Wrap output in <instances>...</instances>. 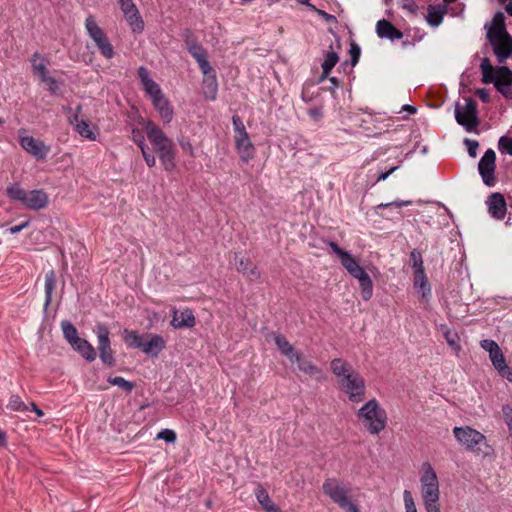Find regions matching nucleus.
<instances>
[{
    "instance_id": "nucleus-21",
    "label": "nucleus",
    "mask_w": 512,
    "mask_h": 512,
    "mask_svg": "<svg viewBox=\"0 0 512 512\" xmlns=\"http://www.w3.org/2000/svg\"><path fill=\"white\" fill-rule=\"evenodd\" d=\"M486 203L488 205V211L493 218L501 220L505 217L507 206L505 198L501 193H492L488 197Z\"/></svg>"
},
{
    "instance_id": "nucleus-26",
    "label": "nucleus",
    "mask_w": 512,
    "mask_h": 512,
    "mask_svg": "<svg viewBox=\"0 0 512 512\" xmlns=\"http://www.w3.org/2000/svg\"><path fill=\"white\" fill-rule=\"evenodd\" d=\"M156 152L163 165V168L166 171H172L176 166L175 149L172 140L166 143L165 145H162L161 147L157 148Z\"/></svg>"
},
{
    "instance_id": "nucleus-10",
    "label": "nucleus",
    "mask_w": 512,
    "mask_h": 512,
    "mask_svg": "<svg viewBox=\"0 0 512 512\" xmlns=\"http://www.w3.org/2000/svg\"><path fill=\"white\" fill-rule=\"evenodd\" d=\"M480 346L489 353V358L499 374L512 382V369L506 364L503 352L497 342L484 339L480 342Z\"/></svg>"
},
{
    "instance_id": "nucleus-13",
    "label": "nucleus",
    "mask_w": 512,
    "mask_h": 512,
    "mask_svg": "<svg viewBox=\"0 0 512 512\" xmlns=\"http://www.w3.org/2000/svg\"><path fill=\"white\" fill-rule=\"evenodd\" d=\"M133 33L140 34L144 31V20L133 0H116Z\"/></svg>"
},
{
    "instance_id": "nucleus-53",
    "label": "nucleus",
    "mask_w": 512,
    "mask_h": 512,
    "mask_svg": "<svg viewBox=\"0 0 512 512\" xmlns=\"http://www.w3.org/2000/svg\"><path fill=\"white\" fill-rule=\"evenodd\" d=\"M253 264L251 263V261L249 259H239V260H236V269L238 272L242 273L243 275L246 274V272L250 269V267L252 266Z\"/></svg>"
},
{
    "instance_id": "nucleus-48",
    "label": "nucleus",
    "mask_w": 512,
    "mask_h": 512,
    "mask_svg": "<svg viewBox=\"0 0 512 512\" xmlns=\"http://www.w3.org/2000/svg\"><path fill=\"white\" fill-rule=\"evenodd\" d=\"M498 149L502 153H507L512 156V138L508 136H501L498 141Z\"/></svg>"
},
{
    "instance_id": "nucleus-5",
    "label": "nucleus",
    "mask_w": 512,
    "mask_h": 512,
    "mask_svg": "<svg viewBox=\"0 0 512 512\" xmlns=\"http://www.w3.org/2000/svg\"><path fill=\"white\" fill-rule=\"evenodd\" d=\"M7 196L19 201L25 208L29 210H41L47 207L49 198L42 189L27 191L19 184H13L7 188Z\"/></svg>"
},
{
    "instance_id": "nucleus-24",
    "label": "nucleus",
    "mask_w": 512,
    "mask_h": 512,
    "mask_svg": "<svg viewBox=\"0 0 512 512\" xmlns=\"http://www.w3.org/2000/svg\"><path fill=\"white\" fill-rule=\"evenodd\" d=\"M144 129L155 150L171 141V139H169L165 133L150 120L145 123Z\"/></svg>"
},
{
    "instance_id": "nucleus-7",
    "label": "nucleus",
    "mask_w": 512,
    "mask_h": 512,
    "mask_svg": "<svg viewBox=\"0 0 512 512\" xmlns=\"http://www.w3.org/2000/svg\"><path fill=\"white\" fill-rule=\"evenodd\" d=\"M453 434L458 443L468 451L479 454L482 446L488 448L486 436L470 426H456ZM483 453L486 454L484 451Z\"/></svg>"
},
{
    "instance_id": "nucleus-6",
    "label": "nucleus",
    "mask_w": 512,
    "mask_h": 512,
    "mask_svg": "<svg viewBox=\"0 0 512 512\" xmlns=\"http://www.w3.org/2000/svg\"><path fill=\"white\" fill-rule=\"evenodd\" d=\"M84 26L86 33L92 39L100 54L106 59H112L115 55L114 47L107 34L98 25L94 15L89 14L86 17Z\"/></svg>"
},
{
    "instance_id": "nucleus-51",
    "label": "nucleus",
    "mask_w": 512,
    "mask_h": 512,
    "mask_svg": "<svg viewBox=\"0 0 512 512\" xmlns=\"http://www.w3.org/2000/svg\"><path fill=\"white\" fill-rule=\"evenodd\" d=\"M349 54L351 56V64H352V66H355L358 63L359 58H360V54H361L360 47L354 42L351 43L350 49H349Z\"/></svg>"
},
{
    "instance_id": "nucleus-37",
    "label": "nucleus",
    "mask_w": 512,
    "mask_h": 512,
    "mask_svg": "<svg viewBox=\"0 0 512 512\" xmlns=\"http://www.w3.org/2000/svg\"><path fill=\"white\" fill-rule=\"evenodd\" d=\"M255 496L261 507L267 512H275V505L270 499L267 490L262 485H257L255 489Z\"/></svg>"
},
{
    "instance_id": "nucleus-14",
    "label": "nucleus",
    "mask_w": 512,
    "mask_h": 512,
    "mask_svg": "<svg viewBox=\"0 0 512 512\" xmlns=\"http://www.w3.org/2000/svg\"><path fill=\"white\" fill-rule=\"evenodd\" d=\"M346 271L358 280L361 297L364 301H369L373 296V282L368 273L361 267L356 259L351 263Z\"/></svg>"
},
{
    "instance_id": "nucleus-35",
    "label": "nucleus",
    "mask_w": 512,
    "mask_h": 512,
    "mask_svg": "<svg viewBox=\"0 0 512 512\" xmlns=\"http://www.w3.org/2000/svg\"><path fill=\"white\" fill-rule=\"evenodd\" d=\"M326 244L331 248L332 252L337 255L344 268H347L356 260V258L350 252L340 248L336 242L327 241Z\"/></svg>"
},
{
    "instance_id": "nucleus-27",
    "label": "nucleus",
    "mask_w": 512,
    "mask_h": 512,
    "mask_svg": "<svg viewBox=\"0 0 512 512\" xmlns=\"http://www.w3.org/2000/svg\"><path fill=\"white\" fill-rule=\"evenodd\" d=\"M274 341L282 355L287 357L292 363L300 362L301 355L295 350L294 346L282 334H275Z\"/></svg>"
},
{
    "instance_id": "nucleus-22",
    "label": "nucleus",
    "mask_w": 512,
    "mask_h": 512,
    "mask_svg": "<svg viewBox=\"0 0 512 512\" xmlns=\"http://www.w3.org/2000/svg\"><path fill=\"white\" fill-rule=\"evenodd\" d=\"M188 51L194 57L204 75H208L213 71L208 61L206 50L196 40H192V44L189 45Z\"/></svg>"
},
{
    "instance_id": "nucleus-28",
    "label": "nucleus",
    "mask_w": 512,
    "mask_h": 512,
    "mask_svg": "<svg viewBox=\"0 0 512 512\" xmlns=\"http://www.w3.org/2000/svg\"><path fill=\"white\" fill-rule=\"evenodd\" d=\"M376 33L380 38L389 39L391 41L403 38V33L398 30L391 22L382 19L376 24Z\"/></svg>"
},
{
    "instance_id": "nucleus-34",
    "label": "nucleus",
    "mask_w": 512,
    "mask_h": 512,
    "mask_svg": "<svg viewBox=\"0 0 512 512\" xmlns=\"http://www.w3.org/2000/svg\"><path fill=\"white\" fill-rule=\"evenodd\" d=\"M57 278L54 270H49L45 274V309L51 304L54 290L56 288Z\"/></svg>"
},
{
    "instance_id": "nucleus-52",
    "label": "nucleus",
    "mask_w": 512,
    "mask_h": 512,
    "mask_svg": "<svg viewBox=\"0 0 512 512\" xmlns=\"http://www.w3.org/2000/svg\"><path fill=\"white\" fill-rule=\"evenodd\" d=\"M41 82H43L47 85L48 91L51 94H55L59 89L58 81L54 77H51L49 75L45 79H43Z\"/></svg>"
},
{
    "instance_id": "nucleus-62",
    "label": "nucleus",
    "mask_w": 512,
    "mask_h": 512,
    "mask_svg": "<svg viewBox=\"0 0 512 512\" xmlns=\"http://www.w3.org/2000/svg\"><path fill=\"white\" fill-rule=\"evenodd\" d=\"M29 225V222L26 221V222H23L22 224H19V225H16V226H12L8 229L9 233L11 234H16V233H19L21 232L23 229H25L27 226Z\"/></svg>"
},
{
    "instance_id": "nucleus-49",
    "label": "nucleus",
    "mask_w": 512,
    "mask_h": 512,
    "mask_svg": "<svg viewBox=\"0 0 512 512\" xmlns=\"http://www.w3.org/2000/svg\"><path fill=\"white\" fill-rule=\"evenodd\" d=\"M403 501L406 512H417L414 498L409 490L403 492Z\"/></svg>"
},
{
    "instance_id": "nucleus-54",
    "label": "nucleus",
    "mask_w": 512,
    "mask_h": 512,
    "mask_svg": "<svg viewBox=\"0 0 512 512\" xmlns=\"http://www.w3.org/2000/svg\"><path fill=\"white\" fill-rule=\"evenodd\" d=\"M208 91H205L206 98L215 100L217 95V83L216 78L213 76V80L207 84Z\"/></svg>"
},
{
    "instance_id": "nucleus-30",
    "label": "nucleus",
    "mask_w": 512,
    "mask_h": 512,
    "mask_svg": "<svg viewBox=\"0 0 512 512\" xmlns=\"http://www.w3.org/2000/svg\"><path fill=\"white\" fill-rule=\"evenodd\" d=\"M152 104L165 123L171 122L174 112L165 95L156 98L154 101H152Z\"/></svg>"
},
{
    "instance_id": "nucleus-33",
    "label": "nucleus",
    "mask_w": 512,
    "mask_h": 512,
    "mask_svg": "<svg viewBox=\"0 0 512 512\" xmlns=\"http://www.w3.org/2000/svg\"><path fill=\"white\" fill-rule=\"evenodd\" d=\"M414 288L418 293L421 294L423 299H428L431 295V287L428 282V278L425 274V271H420L419 273H414Z\"/></svg>"
},
{
    "instance_id": "nucleus-47",
    "label": "nucleus",
    "mask_w": 512,
    "mask_h": 512,
    "mask_svg": "<svg viewBox=\"0 0 512 512\" xmlns=\"http://www.w3.org/2000/svg\"><path fill=\"white\" fill-rule=\"evenodd\" d=\"M444 337L448 345L452 347L456 352L460 350V346L458 344L459 336L455 331L447 328L444 332Z\"/></svg>"
},
{
    "instance_id": "nucleus-3",
    "label": "nucleus",
    "mask_w": 512,
    "mask_h": 512,
    "mask_svg": "<svg viewBox=\"0 0 512 512\" xmlns=\"http://www.w3.org/2000/svg\"><path fill=\"white\" fill-rule=\"evenodd\" d=\"M482 82L493 83L495 88L505 97H512L510 86L512 85V71L507 66L493 67L488 58H483L480 63Z\"/></svg>"
},
{
    "instance_id": "nucleus-57",
    "label": "nucleus",
    "mask_w": 512,
    "mask_h": 512,
    "mask_svg": "<svg viewBox=\"0 0 512 512\" xmlns=\"http://www.w3.org/2000/svg\"><path fill=\"white\" fill-rule=\"evenodd\" d=\"M465 143L467 145V150H468V154L471 156V157H476L477 155V149H478V142L475 141V140H469V139H466L465 140Z\"/></svg>"
},
{
    "instance_id": "nucleus-64",
    "label": "nucleus",
    "mask_w": 512,
    "mask_h": 512,
    "mask_svg": "<svg viewBox=\"0 0 512 512\" xmlns=\"http://www.w3.org/2000/svg\"><path fill=\"white\" fill-rule=\"evenodd\" d=\"M180 145L186 153L190 156H194V148L190 142H181Z\"/></svg>"
},
{
    "instance_id": "nucleus-4",
    "label": "nucleus",
    "mask_w": 512,
    "mask_h": 512,
    "mask_svg": "<svg viewBox=\"0 0 512 512\" xmlns=\"http://www.w3.org/2000/svg\"><path fill=\"white\" fill-rule=\"evenodd\" d=\"M323 493L347 512H359L357 504L351 496V489L337 478L325 479L322 485Z\"/></svg>"
},
{
    "instance_id": "nucleus-42",
    "label": "nucleus",
    "mask_w": 512,
    "mask_h": 512,
    "mask_svg": "<svg viewBox=\"0 0 512 512\" xmlns=\"http://www.w3.org/2000/svg\"><path fill=\"white\" fill-rule=\"evenodd\" d=\"M137 145L141 150L143 158L148 167H154L156 164V158L152 152H150L148 146L145 144L144 137H141L139 141H137Z\"/></svg>"
},
{
    "instance_id": "nucleus-39",
    "label": "nucleus",
    "mask_w": 512,
    "mask_h": 512,
    "mask_svg": "<svg viewBox=\"0 0 512 512\" xmlns=\"http://www.w3.org/2000/svg\"><path fill=\"white\" fill-rule=\"evenodd\" d=\"M61 329L64 338L71 346L73 343H77V341L80 339L76 327L70 321L63 320L61 322Z\"/></svg>"
},
{
    "instance_id": "nucleus-55",
    "label": "nucleus",
    "mask_w": 512,
    "mask_h": 512,
    "mask_svg": "<svg viewBox=\"0 0 512 512\" xmlns=\"http://www.w3.org/2000/svg\"><path fill=\"white\" fill-rule=\"evenodd\" d=\"M245 276L249 281L255 282L260 280L261 273L256 265H252L250 269L246 272Z\"/></svg>"
},
{
    "instance_id": "nucleus-12",
    "label": "nucleus",
    "mask_w": 512,
    "mask_h": 512,
    "mask_svg": "<svg viewBox=\"0 0 512 512\" xmlns=\"http://www.w3.org/2000/svg\"><path fill=\"white\" fill-rule=\"evenodd\" d=\"M339 389L347 396L352 403H360L365 398L366 384L360 373L353 374L351 377L340 382Z\"/></svg>"
},
{
    "instance_id": "nucleus-19",
    "label": "nucleus",
    "mask_w": 512,
    "mask_h": 512,
    "mask_svg": "<svg viewBox=\"0 0 512 512\" xmlns=\"http://www.w3.org/2000/svg\"><path fill=\"white\" fill-rule=\"evenodd\" d=\"M330 370L332 374L336 377L337 383L346 380L351 377L353 374H357L358 372L353 368V366L343 358H334L330 362Z\"/></svg>"
},
{
    "instance_id": "nucleus-32",
    "label": "nucleus",
    "mask_w": 512,
    "mask_h": 512,
    "mask_svg": "<svg viewBox=\"0 0 512 512\" xmlns=\"http://www.w3.org/2000/svg\"><path fill=\"white\" fill-rule=\"evenodd\" d=\"M71 347L89 362L96 359V351L92 344L86 339L80 338L77 343H73Z\"/></svg>"
},
{
    "instance_id": "nucleus-8",
    "label": "nucleus",
    "mask_w": 512,
    "mask_h": 512,
    "mask_svg": "<svg viewBox=\"0 0 512 512\" xmlns=\"http://www.w3.org/2000/svg\"><path fill=\"white\" fill-rule=\"evenodd\" d=\"M232 124L235 132V148L244 162L254 157L255 147L252 144L246 128L238 115L232 117Z\"/></svg>"
},
{
    "instance_id": "nucleus-18",
    "label": "nucleus",
    "mask_w": 512,
    "mask_h": 512,
    "mask_svg": "<svg viewBox=\"0 0 512 512\" xmlns=\"http://www.w3.org/2000/svg\"><path fill=\"white\" fill-rule=\"evenodd\" d=\"M171 312L172 320L170 324L173 328L181 329L192 328L195 326L196 319L191 309L185 308L182 311H179L177 308L174 307Z\"/></svg>"
},
{
    "instance_id": "nucleus-2",
    "label": "nucleus",
    "mask_w": 512,
    "mask_h": 512,
    "mask_svg": "<svg viewBox=\"0 0 512 512\" xmlns=\"http://www.w3.org/2000/svg\"><path fill=\"white\" fill-rule=\"evenodd\" d=\"M420 491L427 512H439V481L430 462H423L420 468Z\"/></svg>"
},
{
    "instance_id": "nucleus-44",
    "label": "nucleus",
    "mask_w": 512,
    "mask_h": 512,
    "mask_svg": "<svg viewBox=\"0 0 512 512\" xmlns=\"http://www.w3.org/2000/svg\"><path fill=\"white\" fill-rule=\"evenodd\" d=\"M107 381L111 385L118 386V387L124 389L128 393H130L135 387L133 382L127 381L123 377H120V376L108 377Z\"/></svg>"
},
{
    "instance_id": "nucleus-1",
    "label": "nucleus",
    "mask_w": 512,
    "mask_h": 512,
    "mask_svg": "<svg viewBox=\"0 0 512 512\" xmlns=\"http://www.w3.org/2000/svg\"><path fill=\"white\" fill-rule=\"evenodd\" d=\"M356 417L371 435H378L387 426V412L375 398L365 402L357 410Z\"/></svg>"
},
{
    "instance_id": "nucleus-16",
    "label": "nucleus",
    "mask_w": 512,
    "mask_h": 512,
    "mask_svg": "<svg viewBox=\"0 0 512 512\" xmlns=\"http://www.w3.org/2000/svg\"><path fill=\"white\" fill-rule=\"evenodd\" d=\"M19 142L25 151L37 159L43 160L47 157L49 147L43 141L37 140L32 136H21Z\"/></svg>"
},
{
    "instance_id": "nucleus-38",
    "label": "nucleus",
    "mask_w": 512,
    "mask_h": 512,
    "mask_svg": "<svg viewBox=\"0 0 512 512\" xmlns=\"http://www.w3.org/2000/svg\"><path fill=\"white\" fill-rule=\"evenodd\" d=\"M123 340L128 348H138V349L142 348L143 338L135 330L124 329Z\"/></svg>"
},
{
    "instance_id": "nucleus-56",
    "label": "nucleus",
    "mask_w": 512,
    "mask_h": 512,
    "mask_svg": "<svg viewBox=\"0 0 512 512\" xmlns=\"http://www.w3.org/2000/svg\"><path fill=\"white\" fill-rule=\"evenodd\" d=\"M502 413L504 415L506 424L508 425L509 429L512 430V407L507 404L503 405Z\"/></svg>"
},
{
    "instance_id": "nucleus-58",
    "label": "nucleus",
    "mask_w": 512,
    "mask_h": 512,
    "mask_svg": "<svg viewBox=\"0 0 512 512\" xmlns=\"http://www.w3.org/2000/svg\"><path fill=\"white\" fill-rule=\"evenodd\" d=\"M411 204V201H393V202H390V203H381L378 205V209H383V208H387L389 206H396L398 208L400 207H403V206H407V205H410Z\"/></svg>"
},
{
    "instance_id": "nucleus-9",
    "label": "nucleus",
    "mask_w": 512,
    "mask_h": 512,
    "mask_svg": "<svg viewBox=\"0 0 512 512\" xmlns=\"http://www.w3.org/2000/svg\"><path fill=\"white\" fill-rule=\"evenodd\" d=\"M464 100V105L457 103L455 106V119L467 132H471L479 125L478 106L472 98H465Z\"/></svg>"
},
{
    "instance_id": "nucleus-11",
    "label": "nucleus",
    "mask_w": 512,
    "mask_h": 512,
    "mask_svg": "<svg viewBox=\"0 0 512 512\" xmlns=\"http://www.w3.org/2000/svg\"><path fill=\"white\" fill-rule=\"evenodd\" d=\"M93 332L97 336L98 341V351H99V357L101 361L109 366L113 367L115 365V358H114V352L111 348V341H110V332L106 324L104 323H97L95 328L93 329Z\"/></svg>"
},
{
    "instance_id": "nucleus-25",
    "label": "nucleus",
    "mask_w": 512,
    "mask_h": 512,
    "mask_svg": "<svg viewBox=\"0 0 512 512\" xmlns=\"http://www.w3.org/2000/svg\"><path fill=\"white\" fill-rule=\"evenodd\" d=\"M81 110L82 106L78 105L76 107V111L73 115V118L70 120V123L74 125V128L79 135L91 141H95L97 139V135L94 132L93 128L87 121L79 119V113L81 112Z\"/></svg>"
},
{
    "instance_id": "nucleus-61",
    "label": "nucleus",
    "mask_w": 512,
    "mask_h": 512,
    "mask_svg": "<svg viewBox=\"0 0 512 512\" xmlns=\"http://www.w3.org/2000/svg\"><path fill=\"white\" fill-rule=\"evenodd\" d=\"M476 93L483 103H488L490 101V94L487 89L480 88Z\"/></svg>"
},
{
    "instance_id": "nucleus-15",
    "label": "nucleus",
    "mask_w": 512,
    "mask_h": 512,
    "mask_svg": "<svg viewBox=\"0 0 512 512\" xmlns=\"http://www.w3.org/2000/svg\"><path fill=\"white\" fill-rule=\"evenodd\" d=\"M495 162L496 154L494 150L488 149L485 151L478 164L479 174L484 184L488 187H493L495 185Z\"/></svg>"
},
{
    "instance_id": "nucleus-41",
    "label": "nucleus",
    "mask_w": 512,
    "mask_h": 512,
    "mask_svg": "<svg viewBox=\"0 0 512 512\" xmlns=\"http://www.w3.org/2000/svg\"><path fill=\"white\" fill-rule=\"evenodd\" d=\"M443 16H444V12L442 10H440L432 5H430L428 7L426 20L432 27L439 26L443 20Z\"/></svg>"
},
{
    "instance_id": "nucleus-31",
    "label": "nucleus",
    "mask_w": 512,
    "mask_h": 512,
    "mask_svg": "<svg viewBox=\"0 0 512 512\" xmlns=\"http://www.w3.org/2000/svg\"><path fill=\"white\" fill-rule=\"evenodd\" d=\"M30 62L33 73L39 78L40 81H42L49 75V72L47 70V60L40 53H33Z\"/></svg>"
},
{
    "instance_id": "nucleus-63",
    "label": "nucleus",
    "mask_w": 512,
    "mask_h": 512,
    "mask_svg": "<svg viewBox=\"0 0 512 512\" xmlns=\"http://www.w3.org/2000/svg\"><path fill=\"white\" fill-rule=\"evenodd\" d=\"M308 114L314 118V119H318V118H321L322 117V109L319 108V107H314V108H311L309 109L308 111Z\"/></svg>"
},
{
    "instance_id": "nucleus-60",
    "label": "nucleus",
    "mask_w": 512,
    "mask_h": 512,
    "mask_svg": "<svg viewBox=\"0 0 512 512\" xmlns=\"http://www.w3.org/2000/svg\"><path fill=\"white\" fill-rule=\"evenodd\" d=\"M314 11L317 12V14L320 17H322L325 21L332 22V23H337V18L334 15H331V14L325 12L324 10H320V9H317V8Z\"/></svg>"
},
{
    "instance_id": "nucleus-17",
    "label": "nucleus",
    "mask_w": 512,
    "mask_h": 512,
    "mask_svg": "<svg viewBox=\"0 0 512 512\" xmlns=\"http://www.w3.org/2000/svg\"><path fill=\"white\" fill-rule=\"evenodd\" d=\"M138 77L145 93L150 97L151 101L164 95L160 86L150 77L149 70L146 67L140 66L138 68Z\"/></svg>"
},
{
    "instance_id": "nucleus-20",
    "label": "nucleus",
    "mask_w": 512,
    "mask_h": 512,
    "mask_svg": "<svg viewBox=\"0 0 512 512\" xmlns=\"http://www.w3.org/2000/svg\"><path fill=\"white\" fill-rule=\"evenodd\" d=\"M330 370L332 374L336 377L337 383L346 380L351 377L353 374H357L358 372L353 368V366L343 358H334L330 362Z\"/></svg>"
},
{
    "instance_id": "nucleus-59",
    "label": "nucleus",
    "mask_w": 512,
    "mask_h": 512,
    "mask_svg": "<svg viewBox=\"0 0 512 512\" xmlns=\"http://www.w3.org/2000/svg\"><path fill=\"white\" fill-rule=\"evenodd\" d=\"M491 26H493V27H505L504 15H503L502 12H498V13L495 14V16L493 17Z\"/></svg>"
},
{
    "instance_id": "nucleus-36",
    "label": "nucleus",
    "mask_w": 512,
    "mask_h": 512,
    "mask_svg": "<svg viewBox=\"0 0 512 512\" xmlns=\"http://www.w3.org/2000/svg\"><path fill=\"white\" fill-rule=\"evenodd\" d=\"M339 61L338 53L331 50L325 53L324 61L321 65L322 67V74L320 76V80H324L328 78L329 74L331 73L332 69L335 67V65Z\"/></svg>"
},
{
    "instance_id": "nucleus-45",
    "label": "nucleus",
    "mask_w": 512,
    "mask_h": 512,
    "mask_svg": "<svg viewBox=\"0 0 512 512\" xmlns=\"http://www.w3.org/2000/svg\"><path fill=\"white\" fill-rule=\"evenodd\" d=\"M7 408L18 412H24L28 410V406L21 400L20 396L18 395H12L10 397Z\"/></svg>"
},
{
    "instance_id": "nucleus-40",
    "label": "nucleus",
    "mask_w": 512,
    "mask_h": 512,
    "mask_svg": "<svg viewBox=\"0 0 512 512\" xmlns=\"http://www.w3.org/2000/svg\"><path fill=\"white\" fill-rule=\"evenodd\" d=\"M297 363H298V368L300 371L319 379V376L321 375L322 371L318 366L313 364L311 361L303 359L302 357H301V361L297 362Z\"/></svg>"
},
{
    "instance_id": "nucleus-29",
    "label": "nucleus",
    "mask_w": 512,
    "mask_h": 512,
    "mask_svg": "<svg viewBox=\"0 0 512 512\" xmlns=\"http://www.w3.org/2000/svg\"><path fill=\"white\" fill-rule=\"evenodd\" d=\"M499 63H503L512 53V39L507 36L490 42Z\"/></svg>"
},
{
    "instance_id": "nucleus-23",
    "label": "nucleus",
    "mask_w": 512,
    "mask_h": 512,
    "mask_svg": "<svg viewBox=\"0 0 512 512\" xmlns=\"http://www.w3.org/2000/svg\"><path fill=\"white\" fill-rule=\"evenodd\" d=\"M148 337L141 350L149 357H157L166 348V340L159 334H150Z\"/></svg>"
},
{
    "instance_id": "nucleus-46",
    "label": "nucleus",
    "mask_w": 512,
    "mask_h": 512,
    "mask_svg": "<svg viewBox=\"0 0 512 512\" xmlns=\"http://www.w3.org/2000/svg\"><path fill=\"white\" fill-rule=\"evenodd\" d=\"M509 36L505 27L490 26L487 32V37L490 42Z\"/></svg>"
},
{
    "instance_id": "nucleus-50",
    "label": "nucleus",
    "mask_w": 512,
    "mask_h": 512,
    "mask_svg": "<svg viewBox=\"0 0 512 512\" xmlns=\"http://www.w3.org/2000/svg\"><path fill=\"white\" fill-rule=\"evenodd\" d=\"M176 437V433L170 429H163L157 434L158 439H162L167 443L175 442Z\"/></svg>"
},
{
    "instance_id": "nucleus-43",
    "label": "nucleus",
    "mask_w": 512,
    "mask_h": 512,
    "mask_svg": "<svg viewBox=\"0 0 512 512\" xmlns=\"http://www.w3.org/2000/svg\"><path fill=\"white\" fill-rule=\"evenodd\" d=\"M409 258L412 263V268L414 270V273H419L420 271H425L422 255L417 249H413L410 252Z\"/></svg>"
}]
</instances>
